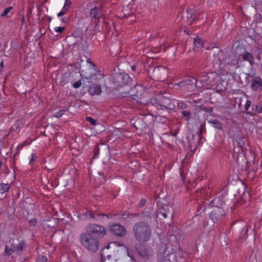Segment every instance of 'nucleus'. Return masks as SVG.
I'll list each match as a JSON object with an SVG mask.
<instances>
[{
	"mask_svg": "<svg viewBox=\"0 0 262 262\" xmlns=\"http://www.w3.org/2000/svg\"><path fill=\"white\" fill-rule=\"evenodd\" d=\"M135 239L140 243L147 242L152 234L151 227L147 223L139 221L136 223L133 228Z\"/></svg>",
	"mask_w": 262,
	"mask_h": 262,
	"instance_id": "f257e3e1",
	"label": "nucleus"
},
{
	"mask_svg": "<svg viewBox=\"0 0 262 262\" xmlns=\"http://www.w3.org/2000/svg\"><path fill=\"white\" fill-rule=\"evenodd\" d=\"M150 101L153 105H157L168 110H173L176 107L171 94L166 92L158 93L155 97L150 98Z\"/></svg>",
	"mask_w": 262,
	"mask_h": 262,
	"instance_id": "f03ea898",
	"label": "nucleus"
},
{
	"mask_svg": "<svg viewBox=\"0 0 262 262\" xmlns=\"http://www.w3.org/2000/svg\"><path fill=\"white\" fill-rule=\"evenodd\" d=\"M79 239L83 246L89 251L93 253L98 251L99 242L96 237L88 233H84L80 235Z\"/></svg>",
	"mask_w": 262,
	"mask_h": 262,
	"instance_id": "7ed1b4c3",
	"label": "nucleus"
},
{
	"mask_svg": "<svg viewBox=\"0 0 262 262\" xmlns=\"http://www.w3.org/2000/svg\"><path fill=\"white\" fill-rule=\"evenodd\" d=\"M230 232L241 239L247 237L248 227L246 222L237 221L233 222L230 227Z\"/></svg>",
	"mask_w": 262,
	"mask_h": 262,
	"instance_id": "20e7f679",
	"label": "nucleus"
},
{
	"mask_svg": "<svg viewBox=\"0 0 262 262\" xmlns=\"http://www.w3.org/2000/svg\"><path fill=\"white\" fill-rule=\"evenodd\" d=\"M112 81L117 87H123L130 84L132 80L128 74L124 73H115L112 76Z\"/></svg>",
	"mask_w": 262,
	"mask_h": 262,
	"instance_id": "39448f33",
	"label": "nucleus"
},
{
	"mask_svg": "<svg viewBox=\"0 0 262 262\" xmlns=\"http://www.w3.org/2000/svg\"><path fill=\"white\" fill-rule=\"evenodd\" d=\"M242 47L238 46L236 47L234 51L228 52L225 55L224 59L223 61L225 64H232L236 66L237 68L239 67L238 65V50H242Z\"/></svg>",
	"mask_w": 262,
	"mask_h": 262,
	"instance_id": "423d86ee",
	"label": "nucleus"
},
{
	"mask_svg": "<svg viewBox=\"0 0 262 262\" xmlns=\"http://www.w3.org/2000/svg\"><path fill=\"white\" fill-rule=\"evenodd\" d=\"M88 228L89 230L87 233L92 236L96 235L97 236L99 237H102L106 233L105 228L103 226L98 224H90Z\"/></svg>",
	"mask_w": 262,
	"mask_h": 262,
	"instance_id": "0eeeda50",
	"label": "nucleus"
},
{
	"mask_svg": "<svg viewBox=\"0 0 262 262\" xmlns=\"http://www.w3.org/2000/svg\"><path fill=\"white\" fill-rule=\"evenodd\" d=\"M154 79L157 81H164L167 76L168 70L164 67L158 66L152 70Z\"/></svg>",
	"mask_w": 262,
	"mask_h": 262,
	"instance_id": "6e6552de",
	"label": "nucleus"
},
{
	"mask_svg": "<svg viewBox=\"0 0 262 262\" xmlns=\"http://www.w3.org/2000/svg\"><path fill=\"white\" fill-rule=\"evenodd\" d=\"M173 213L174 210L172 207L169 205H165L158 210L156 214V217L172 219Z\"/></svg>",
	"mask_w": 262,
	"mask_h": 262,
	"instance_id": "1a4fd4ad",
	"label": "nucleus"
},
{
	"mask_svg": "<svg viewBox=\"0 0 262 262\" xmlns=\"http://www.w3.org/2000/svg\"><path fill=\"white\" fill-rule=\"evenodd\" d=\"M202 82L206 85H213L215 84V79L218 76L215 73H201L200 75L198 76Z\"/></svg>",
	"mask_w": 262,
	"mask_h": 262,
	"instance_id": "9d476101",
	"label": "nucleus"
},
{
	"mask_svg": "<svg viewBox=\"0 0 262 262\" xmlns=\"http://www.w3.org/2000/svg\"><path fill=\"white\" fill-rule=\"evenodd\" d=\"M135 249L138 254L145 259H149L152 254L151 252L147 246L140 243L135 245Z\"/></svg>",
	"mask_w": 262,
	"mask_h": 262,
	"instance_id": "9b49d317",
	"label": "nucleus"
},
{
	"mask_svg": "<svg viewBox=\"0 0 262 262\" xmlns=\"http://www.w3.org/2000/svg\"><path fill=\"white\" fill-rule=\"evenodd\" d=\"M110 229L111 233L119 237H123L126 234L125 228L119 224H113L110 225Z\"/></svg>",
	"mask_w": 262,
	"mask_h": 262,
	"instance_id": "f8f14e48",
	"label": "nucleus"
},
{
	"mask_svg": "<svg viewBox=\"0 0 262 262\" xmlns=\"http://www.w3.org/2000/svg\"><path fill=\"white\" fill-rule=\"evenodd\" d=\"M224 210L221 207H215L212 210L210 217L214 223L220 221L225 215Z\"/></svg>",
	"mask_w": 262,
	"mask_h": 262,
	"instance_id": "ddd939ff",
	"label": "nucleus"
},
{
	"mask_svg": "<svg viewBox=\"0 0 262 262\" xmlns=\"http://www.w3.org/2000/svg\"><path fill=\"white\" fill-rule=\"evenodd\" d=\"M101 15V14L99 12V8L97 7H95L90 10L89 15L92 18V21L95 23V26L97 25Z\"/></svg>",
	"mask_w": 262,
	"mask_h": 262,
	"instance_id": "4468645a",
	"label": "nucleus"
},
{
	"mask_svg": "<svg viewBox=\"0 0 262 262\" xmlns=\"http://www.w3.org/2000/svg\"><path fill=\"white\" fill-rule=\"evenodd\" d=\"M241 50H243V52L241 53H238V58L241 57L244 61H248L251 66L253 65L254 64L253 56L250 53L246 51L245 48H242Z\"/></svg>",
	"mask_w": 262,
	"mask_h": 262,
	"instance_id": "2eb2a0df",
	"label": "nucleus"
},
{
	"mask_svg": "<svg viewBox=\"0 0 262 262\" xmlns=\"http://www.w3.org/2000/svg\"><path fill=\"white\" fill-rule=\"evenodd\" d=\"M251 89L254 91L262 90V80L259 76H255L252 80Z\"/></svg>",
	"mask_w": 262,
	"mask_h": 262,
	"instance_id": "dca6fc26",
	"label": "nucleus"
},
{
	"mask_svg": "<svg viewBox=\"0 0 262 262\" xmlns=\"http://www.w3.org/2000/svg\"><path fill=\"white\" fill-rule=\"evenodd\" d=\"M197 79L193 77H188L186 79L180 81V85L183 86L184 89H189V86H192L195 84L196 86Z\"/></svg>",
	"mask_w": 262,
	"mask_h": 262,
	"instance_id": "f3484780",
	"label": "nucleus"
},
{
	"mask_svg": "<svg viewBox=\"0 0 262 262\" xmlns=\"http://www.w3.org/2000/svg\"><path fill=\"white\" fill-rule=\"evenodd\" d=\"M195 14L192 9H188L186 10V16L183 17V20L188 25H191L195 19Z\"/></svg>",
	"mask_w": 262,
	"mask_h": 262,
	"instance_id": "a211bd4d",
	"label": "nucleus"
},
{
	"mask_svg": "<svg viewBox=\"0 0 262 262\" xmlns=\"http://www.w3.org/2000/svg\"><path fill=\"white\" fill-rule=\"evenodd\" d=\"M160 253L168 257L169 255L171 253V244H162L159 249Z\"/></svg>",
	"mask_w": 262,
	"mask_h": 262,
	"instance_id": "6ab92c4d",
	"label": "nucleus"
},
{
	"mask_svg": "<svg viewBox=\"0 0 262 262\" xmlns=\"http://www.w3.org/2000/svg\"><path fill=\"white\" fill-rule=\"evenodd\" d=\"M89 92L91 95H100L101 93V86L97 84H93L89 88Z\"/></svg>",
	"mask_w": 262,
	"mask_h": 262,
	"instance_id": "aec40b11",
	"label": "nucleus"
},
{
	"mask_svg": "<svg viewBox=\"0 0 262 262\" xmlns=\"http://www.w3.org/2000/svg\"><path fill=\"white\" fill-rule=\"evenodd\" d=\"M194 50L199 51L204 48V41L200 38L196 37L194 39Z\"/></svg>",
	"mask_w": 262,
	"mask_h": 262,
	"instance_id": "412c9836",
	"label": "nucleus"
},
{
	"mask_svg": "<svg viewBox=\"0 0 262 262\" xmlns=\"http://www.w3.org/2000/svg\"><path fill=\"white\" fill-rule=\"evenodd\" d=\"M25 247V243L22 242H18V243H13V251L16 253H19L23 250Z\"/></svg>",
	"mask_w": 262,
	"mask_h": 262,
	"instance_id": "4be33fe9",
	"label": "nucleus"
},
{
	"mask_svg": "<svg viewBox=\"0 0 262 262\" xmlns=\"http://www.w3.org/2000/svg\"><path fill=\"white\" fill-rule=\"evenodd\" d=\"M208 122L209 123L212 124L214 128L222 130V124L217 120H210Z\"/></svg>",
	"mask_w": 262,
	"mask_h": 262,
	"instance_id": "5701e85b",
	"label": "nucleus"
},
{
	"mask_svg": "<svg viewBox=\"0 0 262 262\" xmlns=\"http://www.w3.org/2000/svg\"><path fill=\"white\" fill-rule=\"evenodd\" d=\"M252 111L258 113H262V101H259L256 105H253Z\"/></svg>",
	"mask_w": 262,
	"mask_h": 262,
	"instance_id": "b1692460",
	"label": "nucleus"
},
{
	"mask_svg": "<svg viewBox=\"0 0 262 262\" xmlns=\"http://www.w3.org/2000/svg\"><path fill=\"white\" fill-rule=\"evenodd\" d=\"M247 141V139L245 137H240L237 138V146H240L242 148H244L245 146V142Z\"/></svg>",
	"mask_w": 262,
	"mask_h": 262,
	"instance_id": "393cba45",
	"label": "nucleus"
},
{
	"mask_svg": "<svg viewBox=\"0 0 262 262\" xmlns=\"http://www.w3.org/2000/svg\"><path fill=\"white\" fill-rule=\"evenodd\" d=\"M200 110L211 113L213 112V107L210 106H206L203 104L200 105L199 106Z\"/></svg>",
	"mask_w": 262,
	"mask_h": 262,
	"instance_id": "a878e982",
	"label": "nucleus"
},
{
	"mask_svg": "<svg viewBox=\"0 0 262 262\" xmlns=\"http://www.w3.org/2000/svg\"><path fill=\"white\" fill-rule=\"evenodd\" d=\"M10 186L8 184H2L0 186V193L3 194L8 191Z\"/></svg>",
	"mask_w": 262,
	"mask_h": 262,
	"instance_id": "bb28decb",
	"label": "nucleus"
},
{
	"mask_svg": "<svg viewBox=\"0 0 262 262\" xmlns=\"http://www.w3.org/2000/svg\"><path fill=\"white\" fill-rule=\"evenodd\" d=\"M95 212V210L91 209L90 211H86V212L83 213V214L85 216H88L89 215L91 218L95 219L96 216H98V214H96Z\"/></svg>",
	"mask_w": 262,
	"mask_h": 262,
	"instance_id": "cd10ccee",
	"label": "nucleus"
},
{
	"mask_svg": "<svg viewBox=\"0 0 262 262\" xmlns=\"http://www.w3.org/2000/svg\"><path fill=\"white\" fill-rule=\"evenodd\" d=\"M12 9V7H9L7 8H6L4 11L1 13V17H10L8 14L10 13L11 10Z\"/></svg>",
	"mask_w": 262,
	"mask_h": 262,
	"instance_id": "c85d7f7f",
	"label": "nucleus"
},
{
	"mask_svg": "<svg viewBox=\"0 0 262 262\" xmlns=\"http://www.w3.org/2000/svg\"><path fill=\"white\" fill-rule=\"evenodd\" d=\"M183 117L185 118V120L188 121L191 118V113L188 110H184L182 112Z\"/></svg>",
	"mask_w": 262,
	"mask_h": 262,
	"instance_id": "c756f323",
	"label": "nucleus"
},
{
	"mask_svg": "<svg viewBox=\"0 0 262 262\" xmlns=\"http://www.w3.org/2000/svg\"><path fill=\"white\" fill-rule=\"evenodd\" d=\"M5 253L6 254L10 255L13 253H15L13 251V244H12V247H9L8 245H7L5 247Z\"/></svg>",
	"mask_w": 262,
	"mask_h": 262,
	"instance_id": "7c9ffc66",
	"label": "nucleus"
},
{
	"mask_svg": "<svg viewBox=\"0 0 262 262\" xmlns=\"http://www.w3.org/2000/svg\"><path fill=\"white\" fill-rule=\"evenodd\" d=\"M206 132V128H205V123H202L200 125V128H199V136L200 137H201V135L203 134Z\"/></svg>",
	"mask_w": 262,
	"mask_h": 262,
	"instance_id": "2f4dec72",
	"label": "nucleus"
},
{
	"mask_svg": "<svg viewBox=\"0 0 262 262\" xmlns=\"http://www.w3.org/2000/svg\"><path fill=\"white\" fill-rule=\"evenodd\" d=\"M188 107V105L185 103L181 101L179 102L177 104V108L180 110H184L186 108Z\"/></svg>",
	"mask_w": 262,
	"mask_h": 262,
	"instance_id": "473e14b6",
	"label": "nucleus"
},
{
	"mask_svg": "<svg viewBox=\"0 0 262 262\" xmlns=\"http://www.w3.org/2000/svg\"><path fill=\"white\" fill-rule=\"evenodd\" d=\"M68 111L67 110H60V111L57 112L54 115V116L56 118L61 117L64 113L65 112Z\"/></svg>",
	"mask_w": 262,
	"mask_h": 262,
	"instance_id": "72a5a7b5",
	"label": "nucleus"
},
{
	"mask_svg": "<svg viewBox=\"0 0 262 262\" xmlns=\"http://www.w3.org/2000/svg\"><path fill=\"white\" fill-rule=\"evenodd\" d=\"M71 5H72V3L70 0H66L64 5L62 8H63L64 10L68 11L70 8Z\"/></svg>",
	"mask_w": 262,
	"mask_h": 262,
	"instance_id": "f704fd0d",
	"label": "nucleus"
},
{
	"mask_svg": "<svg viewBox=\"0 0 262 262\" xmlns=\"http://www.w3.org/2000/svg\"><path fill=\"white\" fill-rule=\"evenodd\" d=\"M158 262H171L169 257H167L166 256L162 255L161 257H159Z\"/></svg>",
	"mask_w": 262,
	"mask_h": 262,
	"instance_id": "c9c22d12",
	"label": "nucleus"
},
{
	"mask_svg": "<svg viewBox=\"0 0 262 262\" xmlns=\"http://www.w3.org/2000/svg\"><path fill=\"white\" fill-rule=\"evenodd\" d=\"M31 143V141H25L23 143H21V144H19L18 146H17V148L18 149H20L23 148V147H24V146L25 145H29Z\"/></svg>",
	"mask_w": 262,
	"mask_h": 262,
	"instance_id": "e433bc0d",
	"label": "nucleus"
},
{
	"mask_svg": "<svg viewBox=\"0 0 262 262\" xmlns=\"http://www.w3.org/2000/svg\"><path fill=\"white\" fill-rule=\"evenodd\" d=\"M86 120L89 121L93 125H95L96 124V120L91 117H86Z\"/></svg>",
	"mask_w": 262,
	"mask_h": 262,
	"instance_id": "4c0bfd02",
	"label": "nucleus"
},
{
	"mask_svg": "<svg viewBox=\"0 0 262 262\" xmlns=\"http://www.w3.org/2000/svg\"><path fill=\"white\" fill-rule=\"evenodd\" d=\"M206 209V206L203 205H200V206L198 207V212H199L200 214L202 213V212H204Z\"/></svg>",
	"mask_w": 262,
	"mask_h": 262,
	"instance_id": "58836bf2",
	"label": "nucleus"
},
{
	"mask_svg": "<svg viewBox=\"0 0 262 262\" xmlns=\"http://www.w3.org/2000/svg\"><path fill=\"white\" fill-rule=\"evenodd\" d=\"M36 262H47V258L43 256H39L36 259Z\"/></svg>",
	"mask_w": 262,
	"mask_h": 262,
	"instance_id": "ea45409f",
	"label": "nucleus"
},
{
	"mask_svg": "<svg viewBox=\"0 0 262 262\" xmlns=\"http://www.w3.org/2000/svg\"><path fill=\"white\" fill-rule=\"evenodd\" d=\"M129 217V214L127 212H124L120 214V218L121 219H127Z\"/></svg>",
	"mask_w": 262,
	"mask_h": 262,
	"instance_id": "a19ab883",
	"label": "nucleus"
},
{
	"mask_svg": "<svg viewBox=\"0 0 262 262\" xmlns=\"http://www.w3.org/2000/svg\"><path fill=\"white\" fill-rule=\"evenodd\" d=\"M116 214H103V213H98L97 214L98 217L100 216H106L108 219L111 218L113 216H116Z\"/></svg>",
	"mask_w": 262,
	"mask_h": 262,
	"instance_id": "79ce46f5",
	"label": "nucleus"
},
{
	"mask_svg": "<svg viewBox=\"0 0 262 262\" xmlns=\"http://www.w3.org/2000/svg\"><path fill=\"white\" fill-rule=\"evenodd\" d=\"M65 30V27H58L55 29V31L58 33H62Z\"/></svg>",
	"mask_w": 262,
	"mask_h": 262,
	"instance_id": "37998d69",
	"label": "nucleus"
},
{
	"mask_svg": "<svg viewBox=\"0 0 262 262\" xmlns=\"http://www.w3.org/2000/svg\"><path fill=\"white\" fill-rule=\"evenodd\" d=\"M251 104V101L249 100H247L245 104V108L246 111L249 110V107Z\"/></svg>",
	"mask_w": 262,
	"mask_h": 262,
	"instance_id": "c03bdc74",
	"label": "nucleus"
},
{
	"mask_svg": "<svg viewBox=\"0 0 262 262\" xmlns=\"http://www.w3.org/2000/svg\"><path fill=\"white\" fill-rule=\"evenodd\" d=\"M81 80H78L77 81H76L73 84V86L75 88H78L80 87V86L81 85Z\"/></svg>",
	"mask_w": 262,
	"mask_h": 262,
	"instance_id": "a18cd8bd",
	"label": "nucleus"
},
{
	"mask_svg": "<svg viewBox=\"0 0 262 262\" xmlns=\"http://www.w3.org/2000/svg\"><path fill=\"white\" fill-rule=\"evenodd\" d=\"M146 202V201L144 199H142L141 200L139 204V207H142L144 206Z\"/></svg>",
	"mask_w": 262,
	"mask_h": 262,
	"instance_id": "49530a36",
	"label": "nucleus"
},
{
	"mask_svg": "<svg viewBox=\"0 0 262 262\" xmlns=\"http://www.w3.org/2000/svg\"><path fill=\"white\" fill-rule=\"evenodd\" d=\"M67 12H68V11L64 10V9L62 8L61 11L59 13H58L57 16L59 17L61 16L64 15Z\"/></svg>",
	"mask_w": 262,
	"mask_h": 262,
	"instance_id": "de8ad7c7",
	"label": "nucleus"
},
{
	"mask_svg": "<svg viewBox=\"0 0 262 262\" xmlns=\"http://www.w3.org/2000/svg\"><path fill=\"white\" fill-rule=\"evenodd\" d=\"M173 88H174V89H176L184 88L183 86L180 85V82L179 83H175L174 84Z\"/></svg>",
	"mask_w": 262,
	"mask_h": 262,
	"instance_id": "09e8293b",
	"label": "nucleus"
},
{
	"mask_svg": "<svg viewBox=\"0 0 262 262\" xmlns=\"http://www.w3.org/2000/svg\"><path fill=\"white\" fill-rule=\"evenodd\" d=\"M105 260V255L102 252L101 254V262H104Z\"/></svg>",
	"mask_w": 262,
	"mask_h": 262,
	"instance_id": "8fccbe9b",
	"label": "nucleus"
},
{
	"mask_svg": "<svg viewBox=\"0 0 262 262\" xmlns=\"http://www.w3.org/2000/svg\"><path fill=\"white\" fill-rule=\"evenodd\" d=\"M96 149H97V151H95V154H94V158H96L98 156V150H99V148L97 147L96 148Z\"/></svg>",
	"mask_w": 262,
	"mask_h": 262,
	"instance_id": "3c124183",
	"label": "nucleus"
},
{
	"mask_svg": "<svg viewBox=\"0 0 262 262\" xmlns=\"http://www.w3.org/2000/svg\"><path fill=\"white\" fill-rule=\"evenodd\" d=\"M131 69L133 72H135L136 70V67L135 65H133L131 67Z\"/></svg>",
	"mask_w": 262,
	"mask_h": 262,
	"instance_id": "603ef678",
	"label": "nucleus"
},
{
	"mask_svg": "<svg viewBox=\"0 0 262 262\" xmlns=\"http://www.w3.org/2000/svg\"><path fill=\"white\" fill-rule=\"evenodd\" d=\"M33 160V153L31 154L30 157V163H31L32 161Z\"/></svg>",
	"mask_w": 262,
	"mask_h": 262,
	"instance_id": "864d4df0",
	"label": "nucleus"
},
{
	"mask_svg": "<svg viewBox=\"0 0 262 262\" xmlns=\"http://www.w3.org/2000/svg\"><path fill=\"white\" fill-rule=\"evenodd\" d=\"M256 58L259 60H261V56L258 54L256 56Z\"/></svg>",
	"mask_w": 262,
	"mask_h": 262,
	"instance_id": "5fc2aeb1",
	"label": "nucleus"
},
{
	"mask_svg": "<svg viewBox=\"0 0 262 262\" xmlns=\"http://www.w3.org/2000/svg\"><path fill=\"white\" fill-rule=\"evenodd\" d=\"M106 258H107V259H108V260H109V259H110V258H111V255H109V254H107V255H106Z\"/></svg>",
	"mask_w": 262,
	"mask_h": 262,
	"instance_id": "6e6d98bb",
	"label": "nucleus"
},
{
	"mask_svg": "<svg viewBox=\"0 0 262 262\" xmlns=\"http://www.w3.org/2000/svg\"><path fill=\"white\" fill-rule=\"evenodd\" d=\"M110 244H108L106 247H105V249H108L110 248Z\"/></svg>",
	"mask_w": 262,
	"mask_h": 262,
	"instance_id": "4d7b16f0",
	"label": "nucleus"
},
{
	"mask_svg": "<svg viewBox=\"0 0 262 262\" xmlns=\"http://www.w3.org/2000/svg\"><path fill=\"white\" fill-rule=\"evenodd\" d=\"M0 65H1V67H3V65H4V62H3V61H2L1 62V63H0Z\"/></svg>",
	"mask_w": 262,
	"mask_h": 262,
	"instance_id": "13d9d810",
	"label": "nucleus"
},
{
	"mask_svg": "<svg viewBox=\"0 0 262 262\" xmlns=\"http://www.w3.org/2000/svg\"><path fill=\"white\" fill-rule=\"evenodd\" d=\"M33 222H34V225H35V224L36 223V221L35 220V219H34Z\"/></svg>",
	"mask_w": 262,
	"mask_h": 262,
	"instance_id": "bf43d9fd",
	"label": "nucleus"
},
{
	"mask_svg": "<svg viewBox=\"0 0 262 262\" xmlns=\"http://www.w3.org/2000/svg\"><path fill=\"white\" fill-rule=\"evenodd\" d=\"M202 191H203V192H204V190L203 189H202L200 190V192L201 193H202Z\"/></svg>",
	"mask_w": 262,
	"mask_h": 262,
	"instance_id": "052dcab7",
	"label": "nucleus"
},
{
	"mask_svg": "<svg viewBox=\"0 0 262 262\" xmlns=\"http://www.w3.org/2000/svg\"><path fill=\"white\" fill-rule=\"evenodd\" d=\"M140 122V120H138V121H137V124H138V125H139V122Z\"/></svg>",
	"mask_w": 262,
	"mask_h": 262,
	"instance_id": "680f3d73",
	"label": "nucleus"
},
{
	"mask_svg": "<svg viewBox=\"0 0 262 262\" xmlns=\"http://www.w3.org/2000/svg\"><path fill=\"white\" fill-rule=\"evenodd\" d=\"M247 75H248V76H249L250 74H247Z\"/></svg>",
	"mask_w": 262,
	"mask_h": 262,
	"instance_id": "e2e57ef3",
	"label": "nucleus"
},
{
	"mask_svg": "<svg viewBox=\"0 0 262 262\" xmlns=\"http://www.w3.org/2000/svg\"><path fill=\"white\" fill-rule=\"evenodd\" d=\"M98 174H102V173H100V172H98Z\"/></svg>",
	"mask_w": 262,
	"mask_h": 262,
	"instance_id": "0e129e2a",
	"label": "nucleus"
},
{
	"mask_svg": "<svg viewBox=\"0 0 262 262\" xmlns=\"http://www.w3.org/2000/svg\"><path fill=\"white\" fill-rule=\"evenodd\" d=\"M1 165H2V163H1V162H0V167L1 166Z\"/></svg>",
	"mask_w": 262,
	"mask_h": 262,
	"instance_id": "69168bd1",
	"label": "nucleus"
}]
</instances>
